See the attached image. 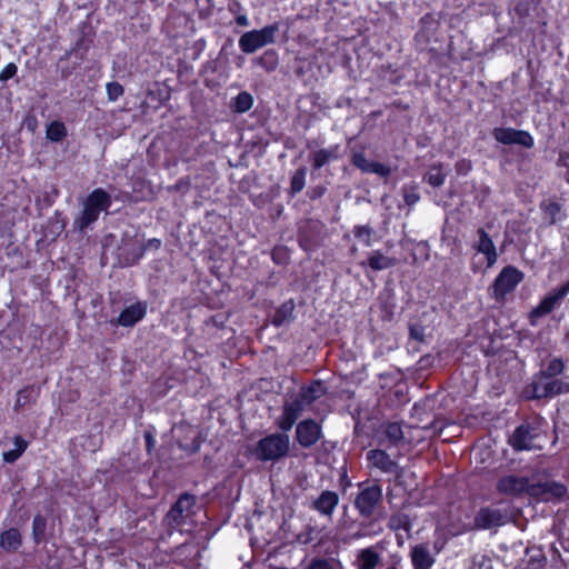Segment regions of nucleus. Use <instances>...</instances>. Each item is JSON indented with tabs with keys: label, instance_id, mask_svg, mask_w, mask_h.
Masks as SVG:
<instances>
[{
	"label": "nucleus",
	"instance_id": "1",
	"mask_svg": "<svg viewBox=\"0 0 569 569\" xmlns=\"http://www.w3.org/2000/svg\"><path fill=\"white\" fill-rule=\"evenodd\" d=\"M563 370V363L560 359H551L541 376L537 378L528 388L532 398H548L569 391V386L560 380L550 379L560 375Z\"/></svg>",
	"mask_w": 569,
	"mask_h": 569
},
{
	"label": "nucleus",
	"instance_id": "2",
	"mask_svg": "<svg viewBox=\"0 0 569 569\" xmlns=\"http://www.w3.org/2000/svg\"><path fill=\"white\" fill-rule=\"evenodd\" d=\"M290 451V438L283 432H274L261 438L253 448L249 450L252 457L261 462L279 461L288 456Z\"/></svg>",
	"mask_w": 569,
	"mask_h": 569
},
{
	"label": "nucleus",
	"instance_id": "3",
	"mask_svg": "<svg viewBox=\"0 0 569 569\" xmlns=\"http://www.w3.org/2000/svg\"><path fill=\"white\" fill-rule=\"evenodd\" d=\"M477 234L478 240L472 244L475 254L471 260V269L475 272L491 268L498 259V253L490 236L483 229H479Z\"/></svg>",
	"mask_w": 569,
	"mask_h": 569
},
{
	"label": "nucleus",
	"instance_id": "4",
	"mask_svg": "<svg viewBox=\"0 0 569 569\" xmlns=\"http://www.w3.org/2000/svg\"><path fill=\"white\" fill-rule=\"evenodd\" d=\"M111 204V198L103 189L93 190L87 198L83 211L78 221L80 229L89 227L94 222L100 212L107 210Z\"/></svg>",
	"mask_w": 569,
	"mask_h": 569
},
{
	"label": "nucleus",
	"instance_id": "5",
	"mask_svg": "<svg viewBox=\"0 0 569 569\" xmlns=\"http://www.w3.org/2000/svg\"><path fill=\"white\" fill-rule=\"evenodd\" d=\"M569 293V281L561 284L559 288H555L548 295H546L541 301L535 307L528 315V319L531 326H537L540 318L549 315L556 308H558L567 295Z\"/></svg>",
	"mask_w": 569,
	"mask_h": 569
},
{
	"label": "nucleus",
	"instance_id": "6",
	"mask_svg": "<svg viewBox=\"0 0 569 569\" xmlns=\"http://www.w3.org/2000/svg\"><path fill=\"white\" fill-rule=\"evenodd\" d=\"M278 24H269L260 30H252L243 33L239 39V47L244 53H252L256 50L273 43Z\"/></svg>",
	"mask_w": 569,
	"mask_h": 569
},
{
	"label": "nucleus",
	"instance_id": "7",
	"mask_svg": "<svg viewBox=\"0 0 569 569\" xmlns=\"http://www.w3.org/2000/svg\"><path fill=\"white\" fill-rule=\"evenodd\" d=\"M523 273L512 266L505 267L492 284V297L497 301H503L506 296L512 292L522 281Z\"/></svg>",
	"mask_w": 569,
	"mask_h": 569
},
{
	"label": "nucleus",
	"instance_id": "8",
	"mask_svg": "<svg viewBox=\"0 0 569 569\" xmlns=\"http://www.w3.org/2000/svg\"><path fill=\"white\" fill-rule=\"evenodd\" d=\"M531 480L528 477L519 475H508L501 477L497 482V491L510 498H517L526 495L530 497Z\"/></svg>",
	"mask_w": 569,
	"mask_h": 569
},
{
	"label": "nucleus",
	"instance_id": "9",
	"mask_svg": "<svg viewBox=\"0 0 569 569\" xmlns=\"http://www.w3.org/2000/svg\"><path fill=\"white\" fill-rule=\"evenodd\" d=\"M567 487L556 481H531L530 497L536 501L550 502L560 500L567 495Z\"/></svg>",
	"mask_w": 569,
	"mask_h": 569
},
{
	"label": "nucleus",
	"instance_id": "10",
	"mask_svg": "<svg viewBox=\"0 0 569 569\" xmlns=\"http://www.w3.org/2000/svg\"><path fill=\"white\" fill-rule=\"evenodd\" d=\"M307 406L308 405L298 396H296L291 400L286 401L283 405L282 412L276 422L279 429L283 432L289 431L296 423L297 419L301 416Z\"/></svg>",
	"mask_w": 569,
	"mask_h": 569
},
{
	"label": "nucleus",
	"instance_id": "11",
	"mask_svg": "<svg viewBox=\"0 0 569 569\" xmlns=\"http://www.w3.org/2000/svg\"><path fill=\"white\" fill-rule=\"evenodd\" d=\"M381 496L382 491L378 485L362 487L355 502L356 508L361 516L370 517Z\"/></svg>",
	"mask_w": 569,
	"mask_h": 569
},
{
	"label": "nucleus",
	"instance_id": "12",
	"mask_svg": "<svg viewBox=\"0 0 569 569\" xmlns=\"http://www.w3.org/2000/svg\"><path fill=\"white\" fill-rule=\"evenodd\" d=\"M493 138L503 144H519L525 148H531L533 146L532 136L522 130H516L512 128H496L492 131Z\"/></svg>",
	"mask_w": 569,
	"mask_h": 569
},
{
	"label": "nucleus",
	"instance_id": "13",
	"mask_svg": "<svg viewBox=\"0 0 569 569\" xmlns=\"http://www.w3.org/2000/svg\"><path fill=\"white\" fill-rule=\"evenodd\" d=\"M321 438V427L312 419L302 420L297 425L296 439L303 448L316 445Z\"/></svg>",
	"mask_w": 569,
	"mask_h": 569
},
{
	"label": "nucleus",
	"instance_id": "14",
	"mask_svg": "<svg viewBox=\"0 0 569 569\" xmlns=\"http://www.w3.org/2000/svg\"><path fill=\"white\" fill-rule=\"evenodd\" d=\"M538 432L529 425L519 426L510 437V445L516 450H531L539 446L536 443Z\"/></svg>",
	"mask_w": 569,
	"mask_h": 569
},
{
	"label": "nucleus",
	"instance_id": "15",
	"mask_svg": "<svg viewBox=\"0 0 569 569\" xmlns=\"http://www.w3.org/2000/svg\"><path fill=\"white\" fill-rule=\"evenodd\" d=\"M367 461L370 468H376L383 473L397 475L399 471V465L396 460L391 459L390 456L380 449H372L367 452Z\"/></svg>",
	"mask_w": 569,
	"mask_h": 569
},
{
	"label": "nucleus",
	"instance_id": "16",
	"mask_svg": "<svg viewBox=\"0 0 569 569\" xmlns=\"http://www.w3.org/2000/svg\"><path fill=\"white\" fill-rule=\"evenodd\" d=\"M505 523V516L499 509L481 508L475 517V528L489 529Z\"/></svg>",
	"mask_w": 569,
	"mask_h": 569
},
{
	"label": "nucleus",
	"instance_id": "17",
	"mask_svg": "<svg viewBox=\"0 0 569 569\" xmlns=\"http://www.w3.org/2000/svg\"><path fill=\"white\" fill-rule=\"evenodd\" d=\"M410 558L413 569H431L436 561L427 543L413 546Z\"/></svg>",
	"mask_w": 569,
	"mask_h": 569
},
{
	"label": "nucleus",
	"instance_id": "18",
	"mask_svg": "<svg viewBox=\"0 0 569 569\" xmlns=\"http://www.w3.org/2000/svg\"><path fill=\"white\" fill-rule=\"evenodd\" d=\"M147 313V305L136 302L127 307L118 318V325L122 327H132L140 321Z\"/></svg>",
	"mask_w": 569,
	"mask_h": 569
},
{
	"label": "nucleus",
	"instance_id": "19",
	"mask_svg": "<svg viewBox=\"0 0 569 569\" xmlns=\"http://www.w3.org/2000/svg\"><path fill=\"white\" fill-rule=\"evenodd\" d=\"M339 497L336 492L326 490L312 503L315 510L323 516H331L338 506Z\"/></svg>",
	"mask_w": 569,
	"mask_h": 569
},
{
	"label": "nucleus",
	"instance_id": "20",
	"mask_svg": "<svg viewBox=\"0 0 569 569\" xmlns=\"http://www.w3.org/2000/svg\"><path fill=\"white\" fill-rule=\"evenodd\" d=\"M192 505L193 498L189 495H182L167 515L170 523L180 525L184 517L183 512L188 511Z\"/></svg>",
	"mask_w": 569,
	"mask_h": 569
},
{
	"label": "nucleus",
	"instance_id": "21",
	"mask_svg": "<svg viewBox=\"0 0 569 569\" xmlns=\"http://www.w3.org/2000/svg\"><path fill=\"white\" fill-rule=\"evenodd\" d=\"M380 563V555L373 547L359 550L355 565L357 569H376Z\"/></svg>",
	"mask_w": 569,
	"mask_h": 569
},
{
	"label": "nucleus",
	"instance_id": "22",
	"mask_svg": "<svg viewBox=\"0 0 569 569\" xmlns=\"http://www.w3.org/2000/svg\"><path fill=\"white\" fill-rule=\"evenodd\" d=\"M0 546L8 551L17 550L21 546L20 532L14 528L2 532L0 536Z\"/></svg>",
	"mask_w": 569,
	"mask_h": 569
},
{
	"label": "nucleus",
	"instance_id": "23",
	"mask_svg": "<svg viewBox=\"0 0 569 569\" xmlns=\"http://www.w3.org/2000/svg\"><path fill=\"white\" fill-rule=\"evenodd\" d=\"M13 443L16 448L13 450L3 452L2 456L3 460L8 463H13L17 461L28 448V441L24 440L21 436H16L13 438Z\"/></svg>",
	"mask_w": 569,
	"mask_h": 569
},
{
	"label": "nucleus",
	"instance_id": "24",
	"mask_svg": "<svg viewBox=\"0 0 569 569\" xmlns=\"http://www.w3.org/2000/svg\"><path fill=\"white\" fill-rule=\"evenodd\" d=\"M295 305L292 301H287L282 303L274 312L272 317V323L277 327H280L288 322L293 313Z\"/></svg>",
	"mask_w": 569,
	"mask_h": 569
},
{
	"label": "nucleus",
	"instance_id": "25",
	"mask_svg": "<svg viewBox=\"0 0 569 569\" xmlns=\"http://www.w3.org/2000/svg\"><path fill=\"white\" fill-rule=\"evenodd\" d=\"M335 158H337L336 149H319L310 154V159L315 169H320Z\"/></svg>",
	"mask_w": 569,
	"mask_h": 569
},
{
	"label": "nucleus",
	"instance_id": "26",
	"mask_svg": "<svg viewBox=\"0 0 569 569\" xmlns=\"http://www.w3.org/2000/svg\"><path fill=\"white\" fill-rule=\"evenodd\" d=\"M368 266L372 270H383L395 266V259L388 258L379 251H375L368 258Z\"/></svg>",
	"mask_w": 569,
	"mask_h": 569
},
{
	"label": "nucleus",
	"instance_id": "27",
	"mask_svg": "<svg viewBox=\"0 0 569 569\" xmlns=\"http://www.w3.org/2000/svg\"><path fill=\"white\" fill-rule=\"evenodd\" d=\"M425 180L432 187L442 186L446 180V173H443L442 164L439 163L431 166L425 174Z\"/></svg>",
	"mask_w": 569,
	"mask_h": 569
},
{
	"label": "nucleus",
	"instance_id": "28",
	"mask_svg": "<svg viewBox=\"0 0 569 569\" xmlns=\"http://www.w3.org/2000/svg\"><path fill=\"white\" fill-rule=\"evenodd\" d=\"M305 569H342L339 560L333 558H313Z\"/></svg>",
	"mask_w": 569,
	"mask_h": 569
},
{
	"label": "nucleus",
	"instance_id": "29",
	"mask_svg": "<svg viewBox=\"0 0 569 569\" xmlns=\"http://www.w3.org/2000/svg\"><path fill=\"white\" fill-rule=\"evenodd\" d=\"M46 134L49 140L59 142L67 136L66 126L61 121H52L48 124Z\"/></svg>",
	"mask_w": 569,
	"mask_h": 569
},
{
	"label": "nucleus",
	"instance_id": "30",
	"mask_svg": "<svg viewBox=\"0 0 569 569\" xmlns=\"http://www.w3.org/2000/svg\"><path fill=\"white\" fill-rule=\"evenodd\" d=\"M36 397H37V391L34 390L33 387H27V388L21 389L17 393V399H16V403H14L16 410H19V409L26 407L27 405H30L31 402L34 401Z\"/></svg>",
	"mask_w": 569,
	"mask_h": 569
},
{
	"label": "nucleus",
	"instance_id": "31",
	"mask_svg": "<svg viewBox=\"0 0 569 569\" xmlns=\"http://www.w3.org/2000/svg\"><path fill=\"white\" fill-rule=\"evenodd\" d=\"M253 104V99L248 92H240L232 102V109L236 112L242 113L248 111Z\"/></svg>",
	"mask_w": 569,
	"mask_h": 569
},
{
	"label": "nucleus",
	"instance_id": "32",
	"mask_svg": "<svg viewBox=\"0 0 569 569\" xmlns=\"http://www.w3.org/2000/svg\"><path fill=\"white\" fill-rule=\"evenodd\" d=\"M321 391V385L315 382L309 387L302 388L298 397L309 406L320 396Z\"/></svg>",
	"mask_w": 569,
	"mask_h": 569
},
{
	"label": "nucleus",
	"instance_id": "33",
	"mask_svg": "<svg viewBox=\"0 0 569 569\" xmlns=\"http://www.w3.org/2000/svg\"><path fill=\"white\" fill-rule=\"evenodd\" d=\"M306 184V168L301 167L295 171L290 181L291 193L300 192Z\"/></svg>",
	"mask_w": 569,
	"mask_h": 569
},
{
	"label": "nucleus",
	"instance_id": "34",
	"mask_svg": "<svg viewBox=\"0 0 569 569\" xmlns=\"http://www.w3.org/2000/svg\"><path fill=\"white\" fill-rule=\"evenodd\" d=\"M385 435L391 445H397L403 437L401 426L397 422L387 425Z\"/></svg>",
	"mask_w": 569,
	"mask_h": 569
},
{
	"label": "nucleus",
	"instance_id": "35",
	"mask_svg": "<svg viewBox=\"0 0 569 569\" xmlns=\"http://www.w3.org/2000/svg\"><path fill=\"white\" fill-rule=\"evenodd\" d=\"M372 229L368 226H358L353 230V234L357 239L365 242L366 246L371 244Z\"/></svg>",
	"mask_w": 569,
	"mask_h": 569
},
{
	"label": "nucleus",
	"instance_id": "36",
	"mask_svg": "<svg viewBox=\"0 0 569 569\" xmlns=\"http://www.w3.org/2000/svg\"><path fill=\"white\" fill-rule=\"evenodd\" d=\"M351 162L355 167L360 169L362 172H367L371 161H369L366 158L363 152H353V154L351 157Z\"/></svg>",
	"mask_w": 569,
	"mask_h": 569
},
{
	"label": "nucleus",
	"instance_id": "37",
	"mask_svg": "<svg viewBox=\"0 0 569 569\" xmlns=\"http://www.w3.org/2000/svg\"><path fill=\"white\" fill-rule=\"evenodd\" d=\"M366 173H376L385 178L391 173V169L383 163L371 161Z\"/></svg>",
	"mask_w": 569,
	"mask_h": 569
},
{
	"label": "nucleus",
	"instance_id": "38",
	"mask_svg": "<svg viewBox=\"0 0 569 569\" xmlns=\"http://www.w3.org/2000/svg\"><path fill=\"white\" fill-rule=\"evenodd\" d=\"M44 530H46V520L40 516L34 517V519H33V536H34V540L37 542H39L42 539V537L44 535Z\"/></svg>",
	"mask_w": 569,
	"mask_h": 569
},
{
	"label": "nucleus",
	"instance_id": "39",
	"mask_svg": "<svg viewBox=\"0 0 569 569\" xmlns=\"http://www.w3.org/2000/svg\"><path fill=\"white\" fill-rule=\"evenodd\" d=\"M107 94L110 101H116L123 94V87L118 82L107 83Z\"/></svg>",
	"mask_w": 569,
	"mask_h": 569
},
{
	"label": "nucleus",
	"instance_id": "40",
	"mask_svg": "<svg viewBox=\"0 0 569 569\" xmlns=\"http://www.w3.org/2000/svg\"><path fill=\"white\" fill-rule=\"evenodd\" d=\"M18 72V67L14 63H8L0 72V81H7L13 78Z\"/></svg>",
	"mask_w": 569,
	"mask_h": 569
},
{
	"label": "nucleus",
	"instance_id": "41",
	"mask_svg": "<svg viewBox=\"0 0 569 569\" xmlns=\"http://www.w3.org/2000/svg\"><path fill=\"white\" fill-rule=\"evenodd\" d=\"M410 337L419 342H422L425 338V328L419 325L410 326Z\"/></svg>",
	"mask_w": 569,
	"mask_h": 569
},
{
	"label": "nucleus",
	"instance_id": "42",
	"mask_svg": "<svg viewBox=\"0 0 569 569\" xmlns=\"http://www.w3.org/2000/svg\"><path fill=\"white\" fill-rule=\"evenodd\" d=\"M471 168V161L467 159H461L456 163V171L458 174H467Z\"/></svg>",
	"mask_w": 569,
	"mask_h": 569
},
{
	"label": "nucleus",
	"instance_id": "43",
	"mask_svg": "<svg viewBox=\"0 0 569 569\" xmlns=\"http://www.w3.org/2000/svg\"><path fill=\"white\" fill-rule=\"evenodd\" d=\"M557 163L558 166L566 167L568 169L566 180L569 182V151H561Z\"/></svg>",
	"mask_w": 569,
	"mask_h": 569
},
{
	"label": "nucleus",
	"instance_id": "44",
	"mask_svg": "<svg viewBox=\"0 0 569 569\" xmlns=\"http://www.w3.org/2000/svg\"><path fill=\"white\" fill-rule=\"evenodd\" d=\"M418 200H419V196H418V193L415 190L407 191L405 193V201L408 204H410V206L415 204Z\"/></svg>",
	"mask_w": 569,
	"mask_h": 569
},
{
	"label": "nucleus",
	"instance_id": "45",
	"mask_svg": "<svg viewBox=\"0 0 569 569\" xmlns=\"http://www.w3.org/2000/svg\"><path fill=\"white\" fill-rule=\"evenodd\" d=\"M160 247H161V240H159L157 238L149 239L144 246L146 249H154V250H158Z\"/></svg>",
	"mask_w": 569,
	"mask_h": 569
},
{
	"label": "nucleus",
	"instance_id": "46",
	"mask_svg": "<svg viewBox=\"0 0 569 569\" xmlns=\"http://www.w3.org/2000/svg\"><path fill=\"white\" fill-rule=\"evenodd\" d=\"M268 59H270V69H273L276 67V62H277L276 53L268 51L263 54L261 60L264 61Z\"/></svg>",
	"mask_w": 569,
	"mask_h": 569
},
{
	"label": "nucleus",
	"instance_id": "47",
	"mask_svg": "<svg viewBox=\"0 0 569 569\" xmlns=\"http://www.w3.org/2000/svg\"><path fill=\"white\" fill-rule=\"evenodd\" d=\"M237 22H238V24H240V26H246V24L248 23L247 18H246V17H243V16L238 17V18H237Z\"/></svg>",
	"mask_w": 569,
	"mask_h": 569
},
{
	"label": "nucleus",
	"instance_id": "48",
	"mask_svg": "<svg viewBox=\"0 0 569 569\" xmlns=\"http://www.w3.org/2000/svg\"><path fill=\"white\" fill-rule=\"evenodd\" d=\"M387 569H397V568H395V567H390V568H387Z\"/></svg>",
	"mask_w": 569,
	"mask_h": 569
}]
</instances>
